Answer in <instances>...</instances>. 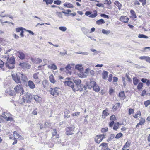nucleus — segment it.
I'll use <instances>...</instances> for the list:
<instances>
[{"label":"nucleus","instance_id":"obj_41","mask_svg":"<svg viewBox=\"0 0 150 150\" xmlns=\"http://www.w3.org/2000/svg\"><path fill=\"white\" fill-rule=\"evenodd\" d=\"M23 29H24L25 30H26V29L23 27H20L17 28H16V32H19L20 31H21Z\"/></svg>","mask_w":150,"mask_h":150},{"label":"nucleus","instance_id":"obj_43","mask_svg":"<svg viewBox=\"0 0 150 150\" xmlns=\"http://www.w3.org/2000/svg\"><path fill=\"white\" fill-rule=\"evenodd\" d=\"M130 13L132 15L133 17L134 18H136L137 17L135 14V13L133 10H130Z\"/></svg>","mask_w":150,"mask_h":150},{"label":"nucleus","instance_id":"obj_4","mask_svg":"<svg viewBox=\"0 0 150 150\" xmlns=\"http://www.w3.org/2000/svg\"><path fill=\"white\" fill-rule=\"evenodd\" d=\"M75 130V127L73 126L67 127L65 134L67 135H72L74 134Z\"/></svg>","mask_w":150,"mask_h":150},{"label":"nucleus","instance_id":"obj_1","mask_svg":"<svg viewBox=\"0 0 150 150\" xmlns=\"http://www.w3.org/2000/svg\"><path fill=\"white\" fill-rule=\"evenodd\" d=\"M12 76L13 79L17 83H21L22 81H25L26 79L25 75L20 73L12 74Z\"/></svg>","mask_w":150,"mask_h":150},{"label":"nucleus","instance_id":"obj_24","mask_svg":"<svg viewBox=\"0 0 150 150\" xmlns=\"http://www.w3.org/2000/svg\"><path fill=\"white\" fill-rule=\"evenodd\" d=\"M48 67L49 69L53 70H56L57 69V66L54 64L49 65Z\"/></svg>","mask_w":150,"mask_h":150},{"label":"nucleus","instance_id":"obj_54","mask_svg":"<svg viewBox=\"0 0 150 150\" xmlns=\"http://www.w3.org/2000/svg\"><path fill=\"white\" fill-rule=\"evenodd\" d=\"M61 3V1L60 0H57L56 1H54V3L55 4H56L57 5H60Z\"/></svg>","mask_w":150,"mask_h":150},{"label":"nucleus","instance_id":"obj_46","mask_svg":"<svg viewBox=\"0 0 150 150\" xmlns=\"http://www.w3.org/2000/svg\"><path fill=\"white\" fill-rule=\"evenodd\" d=\"M123 134L121 133H119L117 134L115 136L116 139H119L123 136Z\"/></svg>","mask_w":150,"mask_h":150},{"label":"nucleus","instance_id":"obj_58","mask_svg":"<svg viewBox=\"0 0 150 150\" xmlns=\"http://www.w3.org/2000/svg\"><path fill=\"white\" fill-rule=\"evenodd\" d=\"M4 65V62L1 60H0V67L2 69Z\"/></svg>","mask_w":150,"mask_h":150},{"label":"nucleus","instance_id":"obj_44","mask_svg":"<svg viewBox=\"0 0 150 150\" xmlns=\"http://www.w3.org/2000/svg\"><path fill=\"white\" fill-rule=\"evenodd\" d=\"M143 84L142 83H139L137 86V89L139 90H141L143 87Z\"/></svg>","mask_w":150,"mask_h":150},{"label":"nucleus","instance_id":"obj_10","mask_svg":"<svg viewBox=\"0 0 150 150\" xmlns=\"http://www.w3.org/2000/svg\"><path fill=\"white\" fill-rule=\"evenodd\" d=\"M73 81L75 84V86L77 87H79L81 84V80L77 78H74L73 79Z\"/></svg>","mask_w":150,"mask_h":150},{"label":"nucleus","instance_id":"obj_38","mask_svg":"<svg viewBox=\"0 0 150 150\" xmlns=\"http://www.w3.org/2000/svg\"><path fill=\"white\" fill-rule=\"evenodd\" d=\"M139 80L136 77H134L133 78V82L134 85H137L138 82Z\"/></svg>","mask_w":150,"mask_h":150},{"label":"nucleus","instance_id":"obj_56","mask_svg":"<svg viewBox=\"0 0 150 150\" xmlns=\"http://www.w3.org/2000/svg\"><path fill=\"white\" fill-rule=\"evenodd\" d=\"M133 65H134L135 66L134 67H136L138 69H140L141 68H143V66H141L140 65H139L137 64H135L133 63Z\"/></svg>","mask_w":150,"mask_h":150},{"label":"nucleus","instance_id":"obj_61","mask_svg":"<svg viewBox=\"0 0 150 150\" xmlns=\"http://www.w3.org/2000/svg\"><path fill=\"white\" fill-rule=\"evenodd\" d=\"M80 112H76L75 113L72 114V115L73 116H78L80 113Z\"/></svg>","mask_w":150,"mask_h":150},{"label":"nucleus","instance_id":"obj_5","mask_svg":"<svg viewBox=\"0 0 150 150\" xmlns=\"http://www.w3.org/2000/svg\"><path fill=\"white\" fill-rule=\"evenodd\" d=\"M64 83L65 85L71 87L74 91L76 90V86H74V83L72 81H65L64 82Z\"/></svg>","mask_w":150,"mask_h":150},{"label":"nucleus","instance_id":"obj_9","mask_svg":"<svg viewBox=\"0 0 150 150\" xmlns=\"http://www.w3.org/2000/svg\"><path fill=\"white\" fill-rule=\"evenodd\" d=\"M19 65L23 69L26 68L27 69H29L31 67V65L30 64L25 62L20 63L19 64Z\"/></svg>","mask_w":150,"mask_h":150},{"label":"nucleus","instance_id":"obj_21","mask_svg":"<svg viewBox=\"0 0 150 150\" xmlns=\"http://www.w3.org/2000/svg\"><path fill=\"white\" fill-rule=\"evenodd\" d=\"M70 111L67 110H65L64 112V117L67 118L69 117L70 116Z\"/></svg>","mask_w":150,"mask_h":150},{"label":"nucleus","instance_id":"obj_60","mask_svg":"<svg viewBox=\"0 0 150 150\" xmlns=\"http://www.w3.org/2000/svg\"><path fill=\"white\" fill-rule=\"evenodd\" d=\"M141 115V113L140 111L138 112L134 116V117L135 118H137L138 116V115L140 116Z\"/></svg>","mask_w":150,"mask_h":150},{"label":"nucleus","instance_id":"obj_39","mask_svg":"<svg viewBox=\"0 0 150 150\" xmlns=\"http://www.w3.org/2000/svg\"><path fill=\"white\" fill-rule=\"evenodd\" d=\"M138 38H145L146 39H147L148 38V36L145 35L143 34H139L138 35Z\"/></svg>","mask_w":150,"mask_h":150},{"label":"nucleus","instance_id":"obj_53","mask_svg":"<svg viewBox=\"0 0 150 150\" xmlns=\"http://www.w3.org/2000/svg\"><path fill=\"white\" fill-rule=\"evenodd\" d=\"M110 119L112 121L116 120V119L115 115H112L110 117Z\"/></svg>","mask_w":150,"mask_h":150},{"label":"nucleus","instance_id":"obj_27","mask_svg":"<svg viewBox=\"0 0 150 150\" xmlns=\"http://www.w3.org/2000/svg\"><path fill=\"white\" fill-rule=\"evenodd\" d=\"M114 3L115 5L118 7V9L119 10L121 8L122 5L118 1H115Z\"/></svg>","mask_w":150,"mask_h":150},{"label":"nucleus","instance_id":"obj_11","mask_svg":"<svg viewBox=\"0 0 150 150\" xmlns=\"http://www.w3.org/2000/svg\"><path fill=\"white\" fill-rule=\"evenodd\" d=\"M76 91H78L79 90L80 91H83L86 90V86L85 85H83L82 84H81L79 86V87H76Z\"/></svg>","mask_w":150,"mask_h":150},{"label":"nucleus","instance_id":"obj_14","mask_svg":"<svg viewBox=\"0 0 150 150\" xmlns=\"http://www.w3.org/2000/svg\"><path fill=\"white\" fill-rule=\"evenodd\" d=\"M96 82L94 81H91L90 83H86L88 89H91L92 87H93V86L95 85Z\"/></svg>","mask_w":150,"mask_h":150},{"label":"nucleus","instance_id":"obj_23","mask_svg":"<svg viewBox=\"0 0 150 150\" xmlns=\"http://www.w3.org/2000/svg\"><path fill=\"white\" fill-rule=\"evenodd\" d=\"M119 96L120 97L121 99L124 100L126 96L124 91H121L119 93Z\"/></svg>","mask_w":150,"mask_h":150},{"label":"nucleus","instance_id":"obj_8","mask_svg":"<svg viewBox=\"0 0 150 150\" xmlns=\"http://www.w3.org/2000/svg\"><path fill=\"white\" fill-rule=\"evenodd\" d=\"M97 139L96 138L95 139V141L96 142L99 144L101 142L104 138H105V135L104 134H102L101 135H97Z\"/></svg>","mask_w":150,"mask_h":150},{"label":"nucleus","instance_id":"obj_20","mask_svg":"<svg viewBox=\"0 0 150 150\" xmlns=\"http://www.w3.org/2000/svg\"><path fill=\"white\" fill-rule=\"evenodd\" d=\"M38 73H35L33 75V78L35 79L37 83H38L40 82V79L38 76Z\"/></svg>","mask_w":150,"mask_h":150},{"label":"nucleus","instance_id":"obj_31","mask_svg":"<svg viewBox=\"0 0 150 150\" xmlns=\"http://www.w3.org/2000/svg\"><path fill=\"white\" fill-rule=\"evenodd\" d=\"M108 77V72L105 71H103V73L102 74V78L104 79H106V78Z\"/></svg>","mask_w":150,"mask_h":150},{"label":"nucleus","instance_id":"obj_33","mask_svg":"<svg viewBox=\"0 0 150 150\" xmlns=\"http://www.w3.org/2000/svg\"><path fill=\"white\" fill-rule=\"evenodd\" d=\"M120 105V103H117L114 106H113V109L114 110H115V111L117 110L119 107Z\"/></svg>","mask_w":150,"mask_h":150},{"label":"nucleus","instance_id":"obj_40","mask_svg":"<svg viewBox=\"0 0 150 150\" xmlns=\"http://www.w3.org/2000/svg\"><path fill=\"white\" fill-rule=\"evenodd\" d=\"M59 29L62 31L65 32L67 28L65 26H61L59 27Z\"/></svg>","mask_w":150,"mask_h":150},{"label":"nucleus","instance_id":"obj_26","mask_svg":"<svg viewBox=\"0 0 150 150\" xmlns=\"http://www.w3.org/2000/svg\"><path fill=\"white\" fill-rule=\"evenodd\" d=\"M13 134L14 136H15L16 138L19 139H23V137L16 131L14 132Z\"/></svg>","mask_w":150,"mask_h":150},{"label":"nucleus","instance_id":"obj_62","mask_svg":"<svg viewBox=\"0 0 150 150\" xmlns=\"http://www.w3.org/2000/svg\"><path fill=\"white\" fill-rule=\"evenodd\" d=\"M112 74H109V77H108V81L109 82H110L112 80Z\"/></svg>","mask_w":150,"mask_h":150},{"label":"nucleus","instance_id":"obj_2","mask_svg":"<svg viewBox=\"0 0 150 150\" xmlns=\"http://www.w3.org/2000/svg\"><path fill=\"white\" fill-rule=\"evenodd\" d=\"M15 63L14 57L13 56H12L9 59H7V62L5 64V65L7 67L12 69L14 67Z\"/></svg>","mask_w":150,"mask_h":150},{"label":"nucleus","instance_id":"obj_12","mask_svg":"<svg viewBox=\"0 0 150 150\" xmlns=\"http://www.w3.org/2000/svg\"><path fill=\"white\" fill-rule=\"evenodd\" d=\"M71 65L70 64L67 65L65 67V70L66 71V72L67 74H71Z\"/></svg>","mask_w":150,"mask_h":150},{"label":"nucleus","instance_id":"obj_52","mask_svg":"<svg viewBox=\"0 0 150 150\" xmlns=\"http://www.w3.org/2000/svg\"><path fill=\"white\" fill-rule=\"evenodd\" d=\"M62 13H63L62 12H57L56 13V14L58 16V17L59 18H62Z\"/></svg>","mask_w":150,"mask_h":150},{"label":"nucleus","instance_id":"obj_13","mask_svg":"<svg viewBox=\"0 0 150 150\" xmlns=\"http://www.w3.org/2000/svg\"><path fill=\"white\" fill-rule=\"evenodd\" d=\"M120 20L122 22L127 23H128V21L129 20V18L125 16H122L121 17Z\"/></svg>","mask_w":150,"mask_h":150},{"label":"nucleus","instance_id":"obj_17","mask_svg":"<svg viewBox=\"0 0 150 150\" xmlns=\"http://www.w3.org/2000/svg\"><path fill=\"white\" fill-rule=\"evenodd\" d=\"M5 92L11 96H13L16 94L14 90L6 89L5 91Z\"/></svg>","mask_w":150,"mask_h":150},{"label":"nucleus","instance_id":"obj_29","mask_svg":"<svg viewBox=\"0 0 150 150\" xmlns=\"http://www.w3.org/2000/svg\"><path fill=\"white\" fill-rule=\"evenodd\" d=\"M64 6L68 8H72L74 7L73 5L72 4L69 3H65L64 4Z\"/></svg>","mask_w":150,"mask_h":150},{"label":"nucleus","instance_id":"obj_47","mask_svg":"<svg viewBox=\"0 0 150 150\" xmlns=\"http://www.w3.org/2000/svg\"><path fill=\"white\" fill-rule=\"evenodd\" d=\"M131 143L127 141L124 146V148H126L129 147Z\"/></svg>","mask_w":150,"mask_h":150},{"label":"nucleus","instance_id":"obj_36","mask_svg":"<svg viewBox=\"0 0 150 150\" xmlns=\"http://www.w3.org/2000/svg\"><path fill=\"white\" fill-rule=\"evenodd\" d=\"M94 13L92 14H91L89 16V17L91 18H94L96 17L97 15V12L95 10L93 11Z\"/></svg>","mask_w":150,"mask_h":150},{"label":"nucleus","instance_id":"obj_15","mask_svg":"<svg viewBox=\"0 0 150 150\" xmlns=\"http://www.w3.org/2000/svg\"><path fill=\"white\" fill-rule=\"evenodd\" d=\"M28 85L29 88L31 89H34L35 88V84L31 80H29L28 81Z\"/></svg>","mask_w":150,"mask_h":150},{"label":"nucleus","instance_id":"obj_49","mask_svg":"<svg viewBox=\"0 0 150 150\" xmlns=\"http://www.w3.org/2000/svg\"><path fill=\"white\" fill-rule=\"evenodd\" d=\"M144 104L146 107H147L150 104V101L148 100L144 102Z\"/></svg>","mask_w":150,"mask_h":150},{"label":"nucleus","instance_id":"obj_18","mask_svg":"<svg viewBox=\"0 0 150 150\" xmlns=\"http://www.w3.org/2000/svg\"><path fill=\"white\" fill-rule=\"evenodd\" d=\"M2 117L5 119L6 120L8 121H12L13 119L11 117H8L5 115V113L4 112L3 113H2Z\"/></svg>","mask_w":150,"mask_h":150},{"label":"nucleus","instance_id":"obj_55","mask_svg":"<svg viewBox=\"0 0 150 150\" xmlns=\"http://www.w3.org/2000/svg\"><path fill=\"white\" fill-rule=\"evenodd\" d=\"M25 100L23 97L20 100V103L21 104H24L25 103Z\"/></svg>","mask_w":150,"mask_h":150},{"label":"nucleus","instance_id":"obj_6","mask_svg":"<svg viewBox=\"0 0 150 150\" xmlns=\"http://www.w3.org/2000/svg\"><path fill=\"white\" fill-rule=\"evenodd\" d=\"M59 89L57 87H55L54 88H51L50 90V94L53 96H55L59 94Z\"/></svg>","mask_w":150,"mask_h":150},{"label":"nucleus","instance_id":"obj_19","mask_svg":"<svg viewBox=\"0 0 150 150\" xmlns=\"http://www.w3.org/2000/svg\"><path fill=\"white\" fill-rule=\"evenodd\" d=\"M57 130L55 129H53L52 132V138H53L54 136H56V138H59V136L57 134Z\"/></svg>","mask_w":150,"mask_h":150},{"label":"nucleus","instance_id":"obj_64","mask_svg":"<svg viewBox=\"0 0 150 150\" xmlns=\"http://www.w3.org/2000/svg\"><path fill=\"white\" fill-rule=\"evenodd\" d=\"M134 110L132 109H129V115H131L132 113H134Z\"/></svg>","mask_w":150,"mask_h":150},{"label":"nucleus","instance_id":"obj_30","mask_svg":"<svg viewBox=\"0 0 150 150\" xmlns=\"http://www.w3.org/2000/svg\"><path fill=\"white\" fill-rule=\"evenodd\" d=\"M101 146L103 147V148H102V149H108V143H103L100 145V147Z\"/></svg>","mask_w":150,"mask_h":150},{"label":"nucleus","instance_id":"obj_51","mask_svg":"<svg viewBox=\"0 0 150 150\" xmlns=\"http://www.w3.org/2000/svg\"><path fill=\"white\" fill-rule=\"evenodd\" d=\"M35 61V63L36 64L40 63L42 62V60L38 58H36Z\"/></svg>","mask_w":150,"mask_h":150},{"label":"nucleus","instance_id":"obj_45","mask_svg":"<svg viewBox=\"0 0 150 150\" xmlns=\"http://www.w3.org/2000/svg\"><path fill=\"white\" fill-rule=\"evenodd\" d=\"M102 33L103 34H106L107 35H108L110 33V31H108L105 29H103L102 30Z\"/></svg>","mask_w":150,"mask_h":150},{"label":"nucleus","instance_id":"obj_35","mask_svg":"<svg viewBox=\"0 0 150 150\" xmlns=\"http://www.w3.org/2000/svg\"><path fill=\"white\" fill-rule=\"evenodd\" d=\"M105 22L103 19H100L99 20H98L96 21V23L98 25H100V24L104 23Z\"/></svg>","mask_w":150,"mask_h":150},{"label":"nucleus","instance_id":"obj_48","mask_svg":"<svg viewBox=\"0 0 150 150\" xmlns=\"http://www.w3.org/2000/svg\"><path fill=\"white\" fill-rule=\"evenodd\" d=\"M145 119L143 118L141 119L139 123L140 125H143L145 122Z\"/></svg>","mask_w":150,"mask_h":150},{"label":"nucleus","instance_id":"obj_28","mask_svg":"<svg viewBox=\"0 0 150 150\" xmlns=\"http://www.w3.org/2000/svg\"><path fill=\"white\" fill-rule=\"evenodd\" d=\"M93 90L96 92H98L100 90L99 86L96 84V83L93 86Z\"/></svg>","mask_w":150,"mask_h":150},{"label":"nucleus","instance_id":"obj_7","mask_svg":"<svg viewBox=\"0 0 150 150\" xmlns=\"http://www.w3.org/2000/svg\"><path fill=\"white\" fill-rule=\"evenodd\" d=\"M23 98H25L26 103H30L31 100L33 98V96L30 93H28L25 94Z\"/></svg>","mask_w":150,"mask_h":150},{"label":"nucleus","instance_id":"obj_25","mask_svg":"<svg viewBox=\"0 0 150 150\" xmlns=\"http://www.w3.org/2000/svg\"><path fill=\"white\" fill-rule=\"evenodd\" d=\"M32 96L33 98L37 102H39L41 100V98L39 97L37 95H34Z\"/></svg>","mask_w":150,"mask_h":150},{"label":"nucleus","instance_id":"obj_50","mask_svg":"<svg viewBox=\"0 0 150 150\" xmlns=\"http://www.w3.org/2000/svg\"><path fill=\"white\" fill-rule=\"evenodd\" d=\"M115 135L114 134H111L110 136V137L107 140V141L108 142L109 141L111 140L112 139H113L115 137Z\"/></svg>","mask_w":150,"mask_h":150},{"label":"nucleus","instance_id":"obj_34","mask_svg":"<svg viewBox=\"0 0 150 150\" xmlns=\"http://www.w3.org/2000/svg\"><path fill=\"white\" fill-rule=\"evenodd\" d=\"M75 69L78 70L80 71H83V68L81 65H77L75 66Z\"/></svg>","mask_w":150,"mask_h":150},{"label":"nucleus","instance_id":"obj_59","mask_svg":"<svg viewBox=\"0 0 150 150\" xmlns=\"http://www.w3.org/2000/svg\"><path fill=\"white\" fill-rule=\"evenodd\" d=\"M100 16L102 17L105 18L107 19H108L109 18L108 16L104 14H101L100 15Z\"/></svg>","mask_w":150,"mask_h":150},{"label":"nucleus","instance_id":"obj_3","mask_svg":"<svg viewBox=\"0 0 150 150\" xmlns=\"http://www.w3.org/2000/svg\"><path fill=\"white\" fill-rule=\"evenodd\" d=\"M14 91L16 93H20V95L23 94L24 91L23 88L20 85H18L14 88Z\"/></svg>","mask_w":150,"mask_h":150},{"label":"nucleus","instance_id":"obj_63","mask_svg":"<svg viewBox=\"0 0 150 150\" xmlns=\"http://www.w3.org/2000/svg\"><path fill=\"white\" fill-rule=\"evenodd\" d=\"M147 57L146 56H141L139 57V59L141 60H145L146 61Z\"/></svg>","mask_w":150,"mask_h":150},{"label":"nucleus","instance_id":"obj_22","mask_svg":"<svg viewBox=\"0 0 150 150\" xmlns=\"http://www.w3.org/2000/svg\"><path fill=\"white\" fill-rule=\"evenodd\" d=\"M50 81L53 84H54L56 81L55 80L54 76L52 74L51 75L49 76Z\"/></svg>","mask_w":150,"mask_h":150},{"label":"nucleus","instance_id":"obj_42","mask_svg":"<svg viewBox=\"0 0 150 150\" xmlns=\"http://www.w3.org/2000/svg\"><path fill=\"white\" fill-rule=\"evenodd\" d=\"M53 1V0H43V1L45 2L47 5L52 4Z\"/></svg>","mask_w":150,"mask_h":150},{"label":"nucleus","instance_id":"obj_16","mask_svg":"<svg viewBox=\"0 0 150 150\" xmlns=\"http://www.w3.org/2000/svg\"><path fill=\"white\" fill-rule=\"evenodd\" d=\"M17 53L18 54L19 57L21 59H23L25 58L24 53L21 51H18Z\"/></svg>","mask_w":150,"mask_h":150},{"label":"nucleus","instance_id":"obj_32","mask_svg":"<svg viewBox=\"0 0 150 150\" xmlns=\"http://www.w3.org/2000/svg\"><path fill=\"white\" fill-rule=\"evenodd\" d=\"M108 110L107 109H106L103 111L102 112V116L103 117V116H107L109 114L108 113Z\"/></svg>","mask_w":150,"mask_h":150},{"label":"nucleus","instance_id":"obj_57","mask_svg":"<svg viewBox=\"0 0 150 150\" xmlns=\"http://www.w3.org/2000/svg\"><path fill=\"white\" fill-rule=\"evenodd\" d=\"M111 3L110 0H105L104 2V4L108 5H110Z\"/></svg>","mask_w":150,"mask_h":150},{"label":"nucleus","instance_id":"obj_37","mask_svg":"<svg viewBox=\"0 0 150 150\" xmlns=\"http://www.w3.org/2000/svg\"><path fill=\"white\" fill-rule=\"evenodd\" d=\"M120 124L119 122H117L115 123L113 127V129L115 130H117V129L118 128Z\"/></svg>","mask_w":150,"mask_h":150}]
</instances>
